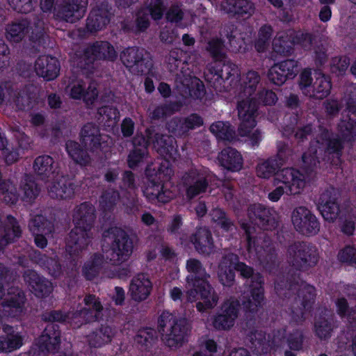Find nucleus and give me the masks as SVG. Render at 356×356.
Instances as JSON below:
<instances>
[{
  "label": "nucleus",
  "mask_w": 356,
  "mask_h": 356,
  "mask_svg": "<svg viewBox=\"0 0 356 356\" xmlns=\"http://www.w3.org/2000/svg\"><path fill=\"white\" fill-rule=\"evenodd\" d=\"M332 327L330 323L325 318H319L315 323V332L321 339H325L330 336Z\"/></svg>",
  "instance_id": "obj_53"
},
{
  "label": "nucleus",
  "mask_w": 356,
  "mask_h": 356,
  "mask_svg": "<svg viewBox=\"0 0 356 356\" xmlns=\"http://www.w3.org/2000/svg\"><path fill=\"white\" fill-rule=\"evenodd\" d=\"M153 131L150 129H147L146 134L147 138H145L143 136L137 135L134 139V149L129 156V165L131 168H134L138 163L143 161L147 156V146L151 142L153 143L154 148L161 154H163L173 149V138L169 136H163L155 134V140H152Z\"/></svg>",
  "instance_id": "obj_5"
},
{
  "label": "nucleus",
  "mask_w": 356,
  "mask_h": 356,
  "mask_svg": "<svg viewBox=\"0 0 356 356\" xmlns=\"http://www.w3.org/2000/svg\"><path fill=\"white\" fill-rule=\"evenodd\" d=\"M314 75L312 76L311 72L305 70L300 75L299 86L302 91L307 95L312 96V89L314 81Z\"/></svg>",
  "instance_id": "obj_52"
},
{
  "label": "nucleus",
  "mask_w": 356,
  "mask_h": 356,
  "mask_svg": "<svg viewBox=\"0 0 356 356\" xmlns=\"http://www.w3.org/2000/svg\"><path fill=\"white\" fill-rule=\"evenodd\" d=\"M95 219L92 205L84 203L76 209L73 218L75 227L70 233L66 245V250L71 256L78 255L88 247Z\"/></svg>",
  "instance_id": "obj_2"
},
{
  "label": "nucleus",
  "mask_w": 356,
  "mask_h": 356,
  "mask_svg": "<svg viewBox=\"0 0 356 356\" xmlns=\"http://www.w3.org/2000/svg\"><path fill=\"white\" fill-rule=\"evenodd\" d=\"M110 21L108 13L106 10H93L87 19L88 31H97L102 29Z\"/></svg>",
  "instance_id": "obj_38"
},
{
  "label": "nucleus",
  "mask_w": 356,
  "mask_h": 356,
  "mask_svg": "<svg viewBox=\"0 0 356 356\" xmlns=\"http://www.w3.org/2000/svg\"><path fill=\"white\" fill-rule=\"evenodd\" d=\"M18 198L15 186L10 181L0 182V199L6 203L13 204Z\"/></svg>",
  "instance_id": "obj_46"
},
{
  "label": "nucleus",
  "mask_w": 356,
  "mask_h": 356,
  "mask_svg": "<svg viewBox=\"0 0 356 356\" xmlns=\"http://www.w3.org/2000/svg\"><path fill=\"white\" fill-rule=\"evenodd\" d=\"M259 81L260 77L257 72L250 71L247 73L243 82V90L239 95L241 100L238 104L242 101H249L250 104H255L257 106L254 92Z\"/></svg>",
  "instance_id": "obj_25"
},
{
  "label": "nucleus",
  "mask_w": 356,
  "mask_h": 356,
  "mask_svg": "<svg viewBox=\"0 0 356 356\" xmlns=\"http://www.w3.org/2000/svg\"><path fill=\"white\" fill-rule=\"evenodd\" d=\"M109 260L104 255L95 254L91 257L83 267V273L88 280L95 277L100 271L106 268Z\"/></svg>",
  "instance_id": "obj_33"
},
{
  "label": "nucleus",
  "mask_w": 356,
  "mask_h": 356,
  "mask_svg": "<svg viewBox=\"0 0 356 356\" xmlns=\"http://www.w3.org/2000/svg\"><path fill=\"white\" fill-rule=\"evenodd\" d=\"M86 56L90 60H113L116 58L117 54L114 47L108 42H97L86 49Z\"/></svg>",
  "instance_id": "obj_23"
},
{
  "label": "nucleus",
  "mask_w": 356,
  "mask_h": 356,
  "mask_svg": "<svg viewBox=\"0 0 356 356\" xmlns=\"http://www.w3.org/2000/svg\"><path fill=\"white\" fill-rule=\"evenodd\" d=\"M120 199V195L117 191H110L106 192L102 196V203L104 204L105 207H110L114 204H115Z\"/></svg>",
  "instance_id": "obj_62"
},
{
  "label": "nucleus",
  "mask_w": 356,
  "mask_h": 356,
  "mask_svg": "<svg viewBox=\"0 0 356 356\" xmlns=\"http://www.w3.org/2000/svg\"><path fill=\"white\" fill-rule=\"evenodd\" d=\"M159 327L163 343L170 348L183 345L189 330L187 321L177 318L168 312H163L159 319Z\"/></svg>",
  "instance_id": "obj_3"
},
{
  "label": "nucleus",
  "mask_w": 356,
  "mask_h": 356,
  "mask_svg": "<svg viewBox=\"0 0 356 356\" xmlns=\"http://www.w3.org/2000/svg\"><path fill=\"white\" fill-rule=\"evenodd\" d=\"M186 268L190 273L186 277L188 301H197V309L204 312L213 308L218 303V296L207 279L209 277L200 262L196 259H189Z\"/></svg>",
  "instance_id": "obj_1"
},
{
  "label": "nucleus",
  "mask_w": 356,
  "mask_h": 356,
  "mask_svg": "<svg viewBox=\"0 0 356 356\" xmlns=\"http://www.w3.org/2000/svg\"><path fill=\"white\" fill-rule=\"evenodd\" d=\"M33 169L42 179H54L56 177V166L53 159L47 155L40 156L35 159Z\"/></svg>",
  "instance_id": "obj_29"
},
{
  "label": "nucleus",
  "mask_w": 356,
  "mask_h": 356,
  "mask_svg": "<svg viewBox=\"0 0 356 356\" xmlns=\"http://www.w3.org/2000/svg\"><path fill=\"white\" fill-rule=\"evenodd\" d=\"M318 209L323 218L328 222H333L338 217L339 208L330 191L323 193L318 200Z\"/></svg>",
  "instance_id": "obj_22"
},
{
  "label": "nucleus",
  "mask_w": 356,
  "mask_h": 356,
  "mask_svg": "<svg viewBox=\"0 0 356 356\" xmlns=\"http://www.w3.org/2000/svg\"><path fill=\"white\" fill-rule=\"evenodd\" d=\"M212 220L222 228L225 231H229L233 227V224L227 218L224 212L220 209H213L211 213Z\"/></svg>",
  "instance_id": "obj_54"
},
{
  "label": "nucleus",
  "mask_w": 356,
  "mask_h": 356,
  "mask_svg": "<svg viewBox=\"0 0 356 356\" xmlns=\"http://www.w3.org/2000/svg\"><path fill=\"white\" fill-rule=\"evenodd\" d=\"M319 143V140L312 142L309 149L302 155V161L305 168H312L319 163V156L324 150V147H320L319 151H318L317 144Z\"/></svg>",
  "instance_id": "obj_40"
},
{
  "label": "nucleus",
  "mask_w": 356,
  "mask_h": 356,
  "mask_svg": "<svg viewBox=\"0 0 356 356\" xmlns=\"http://www.w3.org/2000/svg\"><path fill=\"white\" fill-rule=\"evenodd\" d=\"M298 72V62L294 60H286L275 64L268 71L269 80L274 84L282 85L287 79L295 77Z\"/></svg>",
  "instance_id": "obj_15"
},
{
  "label": "nucleus",
  "mask_w": 356,
  "mask_h": 356,
  "mask_svg": "<svg viewBox=\"0 0 356 356\" xmlns=\"http://www.w3.org/2000/svg\"><path fill=\"white\" fill-rule=\"evenodd\" d=\"M88 0H65L55 13V16L69 22H74L81 18L86 12Z\"/></svg>",
  "instance_id": "obj_16"
},
{
  "label": "nucleus",
  "mask_w": 356,
  "mask_h": 356,
  "mask_svg": "<svg viewBox=\"0 0 356 356\" xmlns=\"http://www.w3.org/2000/svg\"><path fill=\"white\" fill-rule=\"evenodd\" d=\"M288 343L291 349H300L302 343V334L301 332L296 330L293 334H290L288 338Z\"/></svg>",
  "instance_id": "obj_59"
},
{
  "label": "nucleus",
  "mask_w": 356,
  "mask_h": 356,
  "mask_svg": "<svg viewBox=\"0 0 356 356\" xmlns=\"http://www.w3.org/2000/svg\"><path fill=\"white\" fill-rule=\"evenodd\" d=\"M84 306H80L74 313L63 315L58 312L51 314V319L55 321H68L74 327L98 318L102 306L99 300L94 296H87L83 300Z\"/></svg>",
  "instance_id": "obj_6"
},
{
  "label": "nucleus",
  "mask_w": 356,
  "mask_h": 356,
  "mask_svg": "<svg viewBox=\"0 0 356 356\" xmlns=\"http://www.w3.org/2000/svg\"><path fill=\"white\" fill-rule=\"evenodd\" d=\"M210 131L218 138L231 140L234 138V130L230 128L229 124L223 122H217L212 124Z\"/></svg>",
  "instance_id": "obj_48"
},
{
  "label": "nucleus",
  "mask_w": 356,
  "mask_h": 356,
  "mask_svg": "<svg viewBox=\"0 0 356 356\" xmlns=\"http://www.w3.org/2000/svg\"><path fill=\"white\" fill-rule=\"evenodd\" d=\"M66 149L70 156L77 163L86 165L89 162V156L86 151L80 147V145L75 141H67Z\"/></svg>",
  "instance_id": "obj_41"
},
{
  "label": "nucleus",
  "mask_w": 356,
  "mask_h": 356,
  "mask_svg": "<svg viewBox=\"0 0 356 356\" xmlns=\"http://www.w3.org/2000/svg\"><path fill=\"white\" fill-rule=\"evenodd\" d=\"M3 331L4 335L0 337V352H11L22 346V337L12 327L4 325Z\"/></svg>",
  "instance_id": "obj_24"
},
{
  "label": "nucleus",
  "mask_w": 356,
  "mask_h": 356,
  "mask_svg": "<svg viewBox=\"0 0 356 356\" xmlns=\"http://www.w3.org/2000/svg\"><path fill=\"white\" fill-rule=\"evenodd\" d=\"M30 230L33 234L42 233L49 234L52 231V225L42 216L38 215L33 218L29 223Z\"/></svg>",
  "instance_id": "obj_44"
},
{
  "label": "nucleus",
  "mask_w": 356,
  "mask_h": 356,
  "mask_svg": "<svg viewBox=\"0 0 356 356\" xmlns=\"http://www.w3.org/2000/svg\"><path fill=\"white\" fill-rule=\"evenodd\" d=\"M81 142L86 148L93 149L101 145V136L99 129L93 124L84 125L81 132Z\"/></svg>",
  "instance_id": "obj_34"
},
{
  "label": "nucleus",
  "mask_w": 356,
  "mask_h": 356,
  "mask_svg": "<svg viewBox=\"0 0 356 356\" xmlns=\"http://www.w3.org/2000/svg\"><path fill=\"white\" fill-rule=\"evenodd\" d=\"M35 70L38 76L44 79L53 80L59 74L58 60L56 58L49 56H40L35 61Z\"/></svg>",
  "instance_id": "obj_19"
},
{
  "label": "nucleus",
  "mask_w": 356,
  "mask_h": 356,
  "mask_svg": "<svg viewBox=\"0 0 356 356\" xmlns=\"http://www.w3.org/2000/svg\"><path fill=\"white\" fill-rule=\"evenodd\" d=\"M338 258L342 262L356 260L355 250L351 246H346L339 252Z\"/></svg>",
  "instance_id": "obj_61"
},
{
  "label": "nucleus",
  "mask_w": 356,
  "mask_h": 356,
  "mask_svg": "<svg viewBox=\"0 0 356 356\" xmlns=\"http://www.w3.org/2000/svg\"><path fill=\"white\" fill-rule=\"evenodd\" d=\"M252 343L251 349L256 354H263L268 352L269 344L266 340L264 334L255 332L250 336Z\"/></svg>",
  "instance_id": "obj_47"
},
{
  "label": "nucleus",
  "mask_w": 356,
  "mask_h": 356,
  "mask_svg": "<svg viewBox=\"0 0 356 356\" xmlns=\"http://www.w3.org/2000/svg\"><path fill=\"white\" fill-rule=\"evenodd\" d=\"M273 185L282 184L286 189V194L294 195L300 194L305 186L303 175L294 168H284L275 174Z\"/></svg>",
  "instance_id": "obj_11"
},
{
  "label": "nucleus",
  "mask_w": 356,
  "mask_h": 356,
  "mask_svg": "<svg viewBox=\"0 0 356 356\" xmlns=\"http://www.w3.org/2000/svg\"><path fill=\"white\" fill-rule=\"evenodd\" d=\"M183 179L188 198L191 199L206 191L208 185L206 177L197 170H192Z\"/></svg>",
  "instance_id": "obj_17"
},
{
  "label": "nucleus",
  "mask_w": 356,
  "mask_h": 356,
  "mask_svg": "<svg viewBox=\"0 0 356 356\" xmlns=\"http://www.w3.org/2000/svg\"><path fill=\"white\" fill-rule=\"evenodd\" d=\"M33 97H31L25 92L19 93L16 98L14 99L17 106L20 109L29 108L31 106V99Z\"/></svg>",
  "instance_id": "obj_63"
},
{
  "label": "nucleus",
  "mask_w": 356,
  "mask_h": 356,
  "mask_svg": "<svg viewBox=\"0 0 356 356\" xmlns=\"http://www.w3.org/2000/svg\"><path fill=\"white\" fill-rule=\"evenodd\" d=\"M60 343V332L55 330V325L49 324L45 328L42 335L38 339L35 345L42 352L54 351Z\"/></svg>",
  "instance_id": "obj_26"
},
{
  "label": "nucleus",
  "mask_w": 356,
  "mask_h": 356,
  "mask_svg": "<svg viewBox=\"0 0 356 356\" xmlns=\"http://www.w3.org/2000/svg\"><path fill=\"white\" fill-rule=\"evenodd\" d=\"M241 226L243 229L245 230L246 235H247V239H248V249L249 252H252L253 251H255L256 252L260 253L261 247L259 246L260 239H255L251 236V234L252 233V231L255 230L254 227H252L246 223H242Z\"/></svg>",
  "instance_id": "obj_51"
},
{
  "label": "nucleus",
  "mask_w": 356,
  "mask_h": 356,
  "mask_svg": "<svg viewBox=\"0 0 356 356\" xmlns=\"http://www.w3.org/2000/svg\"><path fill=\"white\" fill-rule=\"evenodd\" d=\"M191 15L188 13H184L178 6L171 7L166 14L168 20L172 22L180 23L182 26H186L191 24Z\"/></svg>",
  "instance_id": "obj_45"
},
{
  "label": "nucleus",
  "mask_w": 356,
  "mask_h": 356,
  "mask_svg": "<svg viewBox=\"0 0 356 356\" xmlns=\"http://www.w3.org/2000/svg\"><path fill=\"white\" fill-rule=\"evenodd\" d=\"M24 277L25 282L29 284L37 296L42 297L52 290L51 283L40 277L33 270L26 272Z\"/></svg>",
  "instance_id": "obj_27"
},
{
  "label": "nucleus",
  "mask_w": 356,
  "mask_h": 356,
  "mask_svg": "<svg viewBox=\"0 0 356 356\" xmlns=\"http://www.w3.org/2000/svg\"><path fill=\"white\" fill-rule=\"evenodd\" d=\"M315 81L313 83L312 96L318 99H323L328 95L331 89V83L328 77L321 72H314Z\"/></svg>",
  "instance_id": "obj_36"
},
{
  "label": "nucleus",
  "mask_w": 356,
  "mask_h": 356,
  "mask_svg": "<svg viewBox=\"0 0 356 356\" xmlns=\"http://www.w3.org/2000/svg\"><path fill=\"white\" fill-rule=\"evenodd\" d=\"M239 307V302L236 299L230 298L225 300L221 306V313L213 319V327L220 330L232 327L238 318Z\"/></svg>",
  "instance_id": "obj_14"
},
{
  "label": "nucleus",
  "mask_w": 356,
  "mask_h": 356,
  "mask_svg": "<svg viewBox=\"0 0 356 356\" xmlns=\"http://www.w3.org/2000/svg\"><path fill=\"white\" fill-rule=\"evenodd\" d=\"M255 10L253 3L248 0H238L237 14L241 16H250Z\"/></svg>",
  "instance_id": "obj_56"
},
{
  "label": "nucleus",
  "mask_w": 356,
  "mask_h": 356,
  "mask_svg": "<svg viewBox=\"0 0 356 356\" xmlns=\"http://www.w3.org/2000/svg\"><path fill=\"white\" fill-rule=\"evenodd\" d=\"M294 228L303 234H316L320 229L316 217L305 207L296 208L291 214Z\"/></svg>",
  "instance_id": "obj_13"
},
{
  "label": "nucleus",
  "mask_w": 356,
  "mask_h": 356,
  "mask_svg": "<svg viewBox=\"0 0 356 356\" xmlns=\"http://www.w3.org/2000/svg\"><path fill=\"white\" fill-rule=\"evenodd\" d=\"M74 193L73 185L66 178L62 177L56 184L49 189V193L53 198L66 199L71 197Z\"/></svg>",
  "instance_id": "obj_35"
},
{
  "label": "nucleus",
  "mask_w": 356,
  "mask_h": 356,
  "mask_svg": "<svg viewBox=\"0 0 356 356\" xmlns=\"http://www.w3.org/2000/svg\"><path fill=\"white\" fill-rule=\"evenodd\" d=\"M233 269L240 272L244 277H250L253 270L252 268L243 263L238 262V257L232 253L223 257L219 264L218 277L220 282L227 286H230L234 282V273Z\"/></svg>",
  "instance_id": "obj_10"
},
{
  "label": "nucleus",
  "mask_w": 356,
  "mask_h": 356,
  "mask_svg": "<svg viewBox=\"0 0 356 356\" xmlns=\"http://www.w3.org/2000/svg\"><path fill=\"white\" fill-rule=\"evenodd\" d=\"M26 32V27L24 24H13L6 29L7 38L13 42H19L24 36Z\"/></svg>",
  "instance_id": "obj_49"
},
{
  "label": "nucleus",
  "mask_w": 356,
  "mask_h": 356,
  "mask_svg": "<svg viewBox=\"0 0 356 356\" xmlns=\"http://www.w3.org/2000/svg\"><path fill=\"white\" fill-rule=\"evenodd\" d=\"M262 279L257 277V280L253 282L250 286V297L247 302H244V307L250 312L255 311L260 307L264 300V289L262 287Z\"/></svg>",
  "instance_id": "obj_31"
},
{
  "label": "nucleus",
  "mask_w": 356,
  "mask_h": 356,
  "mask_svg": "<svg viewBox=\"0 0 356 356\" xmlns=\"http://www.w3.org/2000/svg\"><path fill=\"white\" fill-rule=\"evenodd\" d=\"M68 92L73 99H81L83 97L84 101L88 104H93L97 97V84L92 83L83 93L82 82L76 81L68 86Z\"/></svg>",
  "instance_id": "obj_30"
},
{
  "label": "nucleus",
  "mask_w": 356,
  "mask_h": 356,
  "mask_svg": "<svg viewBox=\"0 0 356 356\" xmlns=\"http://www.w3.org/2000/svg\"><path fill=\"white\" fill-rule=\"evenodd\" d=\"M149 25L148 13L142 10L137 14L135 31H143Z\"/></svg>",
  "instance_id": "obj_57"
},
{
  "label": "nucleus",
  "mask_w": 356,
  "mask_h": 356,
  "mask_svg": "<svg viewBox=\"0 0 356 356\" xmlns=\"http://www.w3.org/2000/svg\"><path fill=\"white\" fill-rule=\"evenodd\" d=\"M282 164L275 158L260 160L256 168L257 175L261 179H269L273 176L275 177Z\"/></svg>",
  "instance_id": "obj_37"
},
{
  "label": "nucleus",
  "mask_w": 356,
  "mask_h": 356,
  "mask_svg": "<svg viewBox=\"0 0 356 356\" xmlns=\"http://www.w3.org/2000/svg\"><path fill=\"white\" fill-rule=\"evenodd\" d=\"M218 159L222 166L233 172L238 171L243 167L241 154L232 148L223 149L219 154Z\"/></svg>",
  "instance_id": "obj_28"
},
{
  "label": "nucleus",
  "mask_w": 356,
  "mask_h": 356,
  "mask_svg": "<svg viewBox=\"0 0 356 356\" xmlns=\"http://www.w3.org/2000/svg\"><path fill=\"white\" fill-rule=\"evenodd\" d=\"M115 335L114 330L108 325H102L88 336L89 344L93 347H102L110 343Z\"/></svg>",
  "instance_id": "obj_32"
},
{
  "label": "nucleus",
  "mask_w": 356,
  "mask_h": 356,
  "mask_svg": "<svg viewBox=\"0 0 356 356\" xmlns=\"http://www.w3.org/2000/svg\"><path fill=\"white\" fill-rule=\"evenodd\" d=\"M22 190L24 192V197L27 200H31L32 199H34L39 193L37 185L34 181L31 180L28 181L26 179V183L24 184Z\"/></svg>",
  "instance_id": "obj_55"
},
{
  "label": "nucleus",
  "mask_w": 356,
  "mask_h": 356,
  "mask_svg": "<svg viewBox=\"0 0 356 356\" xmlns=\"http://www.w3.org/2000/svg\"><path fill=\"white\" fill-rule=\"evenodd\" d=\"M163 5L161 0H155L153 3L149 5L148 13H149L154 19L161 18L163 12Z\"/></svg>",
  "instance_id": "obj_60"
},
{
  "label": "nucleus",
  "mask_w": 356,
  "mask_h": 356,
  "mask_svg": "<svg viewBox=\"0 0 356 356\" xmlns=\"http://www.w3.org/2000/svg\"><path fill=\"white\" fill-rule=\"evenodd\" d=\"M259 99L264 104L271 105L276 102L277 96L273 91H262L259 94Z\"/></svg>",
  "instance_id": "obj_64"
},
{
  "label": "nucleus",
  "mask_w": 356,
  "mask_h": 356,
  "mask_svg": "<svg viewBox=\"0 0 356 356\" xmlns=\"http://www.w3.org/2000/svg\"><path fill=\"white\" fill-rule=\"evenodd\" d=\"M293 33V31L279 33L273 41L274 51L279 54H287L290 52L293 44H300L305 49H309L311 47L310 34L299 33L292 37Z\"/></svg>",
  "instance_id": "obj_12"
},
{
  "label": "nucleus",
  "mask_w": 356,
  "mask_h": 356,
  "mask_svg": "<svg viewBox=\"0 0 356 356\" xmlns=\"http://www.w3.org/2000/svg\"><path fill=\"white\" fill-rule=\"evenodd\" d=\"M3 304L6 312L9 315L14 317L18 316L24 307V294L19 289L12 287L6 295Z\"/></svg>",
  "instance_id": "obj_20"
},
{
  "label": "nucleus",
  "mask_w": 356,
  "mask_h": 356,
  "mask_svg": "<svg viewBox=\"0 0 356 356\" xmlns=\"http://www.w3.org/2000/svg\"><path fill=\"white\" fill-rule=\"evenodd\" d=\"M195 250L200 254L209 255L214 252V245L209 230L199 228L191 238Z\"/></svg>",
  "instance_id": "obj_21"
},
{
  "label": "nucleus",
  "mask_w": 356,
  "mask_h": 356,
  "mask_svg": "<svg viewBox=\"0 0 356 356\" xmlns=\"http://www.w3.org/2000/svg\"><path fill=\"white\" fill-rule=\"evenodd\" d=\"M105 237L112 241L111 249L105 252L106 259L112 265L126 261L133 252L137 238L129 236L119 227H112L105 234Z\"/></svg>",
  "instance_id": "obj_4"
},
{
  "label": "nucleus",
  "mask_w": 356,
  "mask_h": 356,
  "mask_svg": "<svg viewBox=\"0 0 356 356\" xmlns=\"http://www.w3.org/2000/svg\"><path fill=\"white\" fill-rule=\"evenodd\" d=\"M238 115L241 120L238 134L247 136L252 145H257L261 140L259 130L254 129L256 125L257 106L249 101H242L238 104Z\"/></svg>",
  "instance_id": "obj_8"
},
{
  "label": "nucleus",
  "mask_w": 356,
  "mask_h": 356,
  "mask_svg": "<svg viewBox=\"0 0 356 356\" xmlns=\"http://www.w3.org/2000/svg\"><path fill=\"white\" fill-rule=\"evenodd\" d=\"M329 134L327 132L323 134L317 140H319L320 143L317 144L318 148L320 147H324L323 152L327 156V154L336 153L338 155V152L341 148V141L338 138L328 139Z\"/></svg>",
  "instance_id": "obj_42"
},
{
  "label": "nucleus",
  "mask_w": 356,
  "mask_h": 356,
  "mask_svg": "<svg viewBox=\"0 0 356 356\" xmlns=\"http://www.w3.org/2000/svg\"><path fill=\"white\" fill-rule=\"evenodd\" d=\"M203 123L202 119L196 114H193L186 118L184 122L174 120L168 123V129L172 132H175L180 129L183 131L195 129L201 126Z\"/></svg>",
  "instance_id": "obj_39"
},
{
  "label": "nucleus",
  "mask_w": 356,
  "mask_h": 356,
  "mask_svg": "<svg viewBox=\"0 0 356 356\" xmlns=\"http://www.w3.org/2000/svg\"><path fill=\"white\" fill-rule=\"evenodd\" d=\"M156 339V332L154 329L146 328L138 331L136 335L135 342L141 346H147Z\"/></svg>",
  "instance_id": "obj_50"
},
{
  "label": "nucleus",
  "mask_w": 356,
  "mask_h": 356,
  "mask_svg": "<svg viewBox=\"0 0 356 356\" xmlns=\"http://www.w3.org/2000/svg\"><path fill=\"white\" fill-rule=\"evenodd\" d=\"M287 261L296 269L315 266L318 261L317 249L305 243L291 245L288 249Z\"/></svg>",
  "instance_id": "obj_9"
},
{
  "label": "nucleus",
  "mask_w": 356,
  "mask_h": 356,
  "mask_svg": "<svg viewBox=\"0 0 356 356\" xmlns=\"http://www.w3.org/2000/svg\"><path fill=\"white\" fill-rule=\"evenodd\" d=\"M152 284L149 277L145 274H139L134 277L130 283L129 295L135 301H143L150 294Z\"/></svg>",
  "instance_id": "obj_18"
},
{
  "label": "nucleus",
  "mask_w": 356,
  "mask_h": 356,
  "mask_svg": "<svg viewBox=\"0 0 356 356\" xmlns=\"http://www.w3.org/2000/svg\"><path fill=\"white\" fill-rule=\"evenodd\" d=\"M173 174L168 161H163L155 177L151 178L144 190V194L150 201L157 200L160 202H167L172 197V193L164 189V182L168 181Z\"/></svg>",
  "instance_id": "obj_7"
},
{
  "label": "nucleus",
  "mask_w": 356,
  "mask_h": 356,
  "mask_svg": "<svg viewBox=\"0 0 356 356\" xmlns=\"http://www.w3.org/2000/svg\"><path fill=\"white\" fill-rule=\"evenodd\" d=\"M120 58L127 67L131 68L141 63L143 51L134 47L129 48L122 52Z\"/></svg>",
  "instance_id": "obj_43"
},
{
  "label": "nucleus",
  "mask_w": 356,
  "mask_h": 356,
  "mask_svg": "<svg viewBox=\"0 0 356 356\" xmlns=\"http://www.w3.org/2000/svg\"><path fill=\"white\" fill-rule=\"evenodd\" d=\"M9 4L20 13H28L32 9L31 0H8Z\"/></svg>",
  "instance_id": "obj_58"
}]
</instances>
